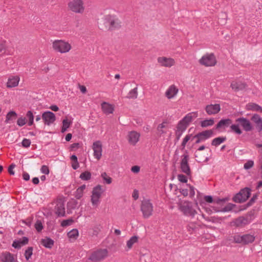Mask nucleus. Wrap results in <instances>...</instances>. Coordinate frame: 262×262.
Listing matches in <instances>:
<instances>
[{
	"instance_id": "nucleus-1",
	"label": "nucleus",
	"mask_w": 262,
	"mask_h": 262,
	"mask_svg": "<svg viewBox=\"0 0 262 262\" xmlns=\"http://www.w3.org/2000/svg\"><path fill=\"white\" fill-rule=\"evenodd\" d=\"M235 122L237 123V124H234L230 126V132L237 135H241L242 134V130L240 128L239 126L247 132H250L254 129V126L252 125L250 121L246 118H238L235 120Z\"/></svg>"
},
{
	"instance_id": "nucleus-2",
	"label": "nucleus",
	"mask_w": 262,
	"mask_h": 262,
	"mask_svg": "<svg viewBox=\"0 0 262 262\" xmlns=\"http://www.w3.org/2000/svg\"><path fill=\"white\" fill-rule=\"evenodd\" d=\"M99 27L101 30L119 29L121 27V21L113 16L107 15L99 23Z\"/></svg>"
},
{
	"instance_id": "nucleus-3",
	"label": "nucleus",
	"mask_w": 262,
	"mask_h": 262,
	"mask_svg": "<svg viewBox=\"0 0 262 262\" xmlns=\"http://www.w3.org/2000/svg\"><path fill=\"white\" fill-rule=\"evenodd\" d=\"M198 116L197 112L189 113L187 114L181 120H180L177 126V130L179 132H184L189 123L192 121L193 118H196Z\"/></svg>"
},
{
	"instance_id": "nucleus-4",
	"label": "nucleus",
	"mask_w": 262,
	"mask_h": 262,
	"mask_svg": "<svg viewBox=\"0 0 262 262\" xmlns=\"http://www.w3.org/2000/svg\"><path fill=\"white\" fill-rule=\"evenodd\" d=\"M68 8L71 11L80 14H82L85 9L82 0H69Z\"/></svg>"
},
{
	"instance_id": "nucleus-5",
	"label": "nucleus",
	"mask_w": 262,
	"mask_h": 262,
	"mask_svg": "<svg viewBox=\"0 0 262 262\" xmlns=\"http://www.w3.org/2000/svg\"><path fill=\"white\" fill-rule=\"evenodd\" d=\"M250 194L251 189L248 187L244 188L234 195L233 201L238 203L244 202L250 197Z\"/></svg>"
},
{
	"instance_id": "nucleus-6",
	"label": "nucleus",
	"mask_w": 262,
	"mask_h": 262,
	"mask_svg": "<svg viewBox=\"0 0 262 262\" xmlns=\"http://www.w3.org/2000/svg\"><path fill=\"white\" fill-rule=\"evenodd\" d=\"M53 48L55 50L63 53L69 52L71 49V46L67 42L61 40H57L53 42Z\"/></svg>"
},
{
	"instance_id": "nucleus-7",
	"label": "nucleus",
	"mask_w": 262,
	"mask_h": 262,
	"mask_svg": "<svg viewBox=\"0 0 262 262\" xmlns=\"http://www.w3.org/2000/svg\"><path fill=\"white\" fill-rule=\"evenodd\" d=\"M141 210L143 217L148 218L151 215L153 211V206L149 200H144L142 202Z\"/></svg>"
},
{
	"instance_id": "nucleus-8",
	"label": "nucleus",
	"mask_w": 262,
	"mask_h": 262,
	"mask_svg": "<svg viewBox=\"0 0 262 262\" xmlns=\"http://www.w3.org/2000/svg\"><path fill=\"white\" fill-rule=\"evenodd\" d=\"M108 251L106 249L98 250L93 253L89 259L93 261L98 262L104 259L107 256Z\"/></svg>"
},
{
	"instance_id": "nucleus-9",
	"label": "nucleus",
	"mask_w": 262,
	"mask_h": 262,
	"mask_svg": "<svg viewBox=\"0 0 262 262\" xmlns=\"http://www.w3.org/2000/svg\"><path fill=\"white\" fill-rule=\"evenodd\" d=\"M200 64L206 67L214 66L216 63V58L213 54L203 56L199 60Z\"/></svg>"
},
{
	"instance_id": "nucleus-10",
	"label": "nucleus",
	"mask_w": 262,
	"mask_h": 262,
	"mask_svg": "<svg viewBox=\"0 0 262 262\" xmlns=\"http://www.w3.org/2000/svg\"><path fill=\"white\" fill-rule=\"evenodd\" d=\"M182 159L181 161V169L183 172L187 176L190 175L191 171L189 165L188 164L189 156L186 152L182 156Z\"/></svg>"
},
{
	"instance_id": "nucleus-11",
	"label": "nucleus",
	"mask_w": 262,
	"mask_h": 262,
	"mask_svg": "<svg viewBox=\"0 0 262 262\" xmlns=\"http://www.w3.org/2000/svg\"><path fill=\"white\" fill-rule=\"evenodd\" d=\"M179 209L185 215L191 216L193 217L196 213V211L193 209L192 206L188 203L181 204L179 206Z\"/></svg>"
},
{
	"instance_id": "nucleus-12",
	"label": "nucleus",
	"mask_w": 262,
	"mask_h": 262,
	"mask_svg": "<svg viewBox=\"0 0 262 262\" xmlns=\"http://www.w3.org/2000/svg\"><path fill=\"white\" fill-rule=\"evenodd\" d=\"M42 119L45 124L50 125L55 121L56 117L55 114L52 112L47 111L42 114Z\"/></svg>"
},
{
	"instance_id": "nucleus-13",
	"label": "nucleus",
	"mask_w": 262,
	"mask_h": 262,
	"mask_svg": "<svg viewBox=\"0 0 262 262\" xmlns=\"http://www.w3.org/2000/svg\"><path fill=\"white\" fill-rule=\"evenodd\" d=\"M232 121L229 118L222 119L215 125L214 129L217 130H225L226 128L232 125Z\"/></svg>"
},
{
	"instance_id": "nucleus-14",
	"label": "nucleus",
	"mask_w": 262,
	"mask_h": 262,
	"mask_svg": "<svg viewBox=\"0 0 262 262\" xmlns=\"http://www.w3.org/2000/svg\"><path fill=\"white\" fill-rule=\"evenodd\" d=\"M93 149L94 150V156L97 160H99L102 156V144L100 141H97L93 144Z\"/></svg>"
},
{
	"instance_id": "nucleus-15",
	"label": "nucleus",
	"mask_w": 262,
	"mask_h": 262,
	"mask_svg": "<svg viewBox=\"0 0 262 262\" xmlns=\"http://www.w3.org/2000/svg\"><path fill=\"white\" fill-rule=\"evenodd\" d=\"M251 121L254 124L255 128L258 132L262 131V118L257 114H254L251 118Z\"/></svg>"
},
{
	"instance_id": "nucleus-16",
	"label": "nucleus",
	"mask_w": 262,
	"mask_h": 262,
	"mask_svg": "<svg viewBox=\"0 0 262 262\" xmlns=\"http://www.w3.org/2000/svg\"><path fill=\"white\" fill-rule=\"evenodd\" d=\"M213 135V131L212 129L206 130L199 133L195 135V137H199L202 142L210 138Z\"/></svg>"
},
{
	"instance_id": "nucleus-17",
	"label": "nucleus",
	"mask_w": 262,
	"mask_h": 262,
	"mask_svg": "<svg viewBox=\"0 0 262 262\" xmlns=\"http://www.w3.org/2000/svg\"><path fill=\"white\" fill-rule=\"evenodd\" d=\"M221 110L219 104L207 105L205 107V111L209 115L216 114L218 113Z\"/></svg>"
},
{
	"instance_id": "nucleus-18",
	"label": "nucleus",
	"mask_w": 262,
	"mask_h": 262,
	"mask_svg": "<svg viewBox=\"0 0 262 262\" xmlns=\"http://www.w3.org/2000/svg\"><path fill=\"white\" fill-rule=\"evenodd\" d=\"M55 213L58 216H65V208L63 202L60 200L57 202L55 207Z\"/></svg>"
},
{
	"instance_id": "nucleus-19",
	"label": "nucleus",
	"mask_w": 262,
	"mask_h": 262,
	"mask_svg": "<svg viewBox=\"0 0 262 262\" xmlns=\"http://www.w3.org/2000/svg\"><path fill=\"white\" fill-rule=\"evenodd\" d=\"M230 86L234 91L237 92L245 89L247 84L246 83L241 81H232Z\"/></svg>"
},
{
	"instance_id": "nucleus-20",
	"label": "nucleus",
	"mask_w": 262,
	"mask_h": 262,
	"mask_svg": "<svg viewBox=\"0 0 262 262\" xmlns=\"http://www.w3.org/2000/svg\"><path fill=\"white\" fill-rule=\"evenodd\" d=\"M0 258L3 262H17V259L14 258L13 255L9 252L2 253Z\"/></svg>"
},
{
	"instance_id": "nucleus-21",
	"label": "nucleus",
	"mask_w": 262,
	"mask_h": 262,
	"mask_svg": "<svg viewBox=\"0 0 262 262\" xmlns=\"http://www.w3.org/2000/svg\"><path fill=\"white\" fill-rule=\"evenodd\" d=\"M158 61L162 66L166 67H170L174 64V60L172 59L164 57L158 58Z\"/></svg>"
},
{
	"instance_id": "nucleus-22",
	"label": "nucleus",
	"mask_w": 262,
	"mask_h": 262,
	"mask_svg": "<svg viewBox=\"0 0 262 262\" xmlns=\"http://www.w3.org/2000/svg\"><path fill=\"white\" fill-rule=\"evenodd\" d=\"M178 89L175 85H172L169 86L165 93V96L168 99H171L174 97L177 94Z\"/></svg>"
},
{
	"instance_id": "nucleus-23",
	"label": "nucleus",
	"mask_w": 262,
	"mask_h": 262,
	"mask_svg": "<svg viewBox=\"0 0 262 262\" xmlns=\"http://www.w3.org/2000/svg\"><path fill=\"white\" fill-rule=\"evenodd\" d=\"M128 137L129 142L133 145H135L139 141L140 135L136 132L132 131L129 133Z\"/></svg>"
},
{
	"instance_id": "nucleus-24",
	"label": "nucleus",
	"mask_w": 262,
	"mask_h": 262,
	"mask_svg": "<svg viewBox=\"0 0 262 262\" xmlns=\"http://www.w3.org/2000/svg\"><path fill=\"white\" fill-rule=\"evenodd\" d=\"M101 107L103 112L106 114H112L114 110V107L112 105L105 102H103L101 104Z\"/></svg>"
},
{
	"instance_id": "nucleus-25",
	"label": "nucleus",
	"mask_w": 262,
	"mask_h": 262,
	"mask_svg": "<svg viewBox=\"0 0 262 262\" xmlns=\"http://www.w3.org/2000/svg\"><path fill=\"white\" fill-rule=\"evenodd\" d=\"M40 243L45 247L51 249L53 246L54 242L50 237H46V238L41 239Z\"/></svg>"
},
{
	"instance_id": "nucleus-26",
	"label": "nucleus",
	"mask_w": 262,
	"mask_h": 262,
	"mask_svg": "<svg viewBox=\"0 0 262 262\" xmlns=\"http://www.w3.org/2000/svg\"><path fill=\"white\" fill-rule=\"evenodd\" d=\"M246 109L249 111L262 113V107L255 103H249L246 105Z\"/></svg>"
},
{
	"instance_id": "nucleus-27",
	"label": "nucleus",
	"mask_w": 262,
	"mask_h": 262,
	"mask_svg": "<svg viewBox=\"0 0 262 262\" xmlns=\"http://www.w3.org/2000/svg\"><path fill=\"white\" fill-rule=\"evenodd\" d=\"M195 157L196 158V161L199 163L207 162L209 160V157L205 156L204 154L200 152H195Z\"/></svg>"
},
{
	"instance_id": "nucleus-28",
	"label": "nucleus",
	"mask_w": 262,
	"mask_h": 262,
	"mask_svg": "<svg viewBox=\"0 0 262 262\" xmlns=\"http://www.w3.org/2000/svg\"><path fill=\"white\" fill-rule=\"evenodd\" d=\"M255 239V236L252 234H246L243 235V244H248L252 243Z\"/></svg>"
},
{
	"instance_id": "nucleus-29",
	"label": "nucleus",
	"mask_w": 262,
	"mask_h": 262,
	"mask_svg": "<svg viewBox=\"0 0 262 262\" xmlns=\"http://www.w3.org/2000/svg\"><path fill=\"white\" fill-rule=\"evenodd\" d=\"M19 78L18 77H14L12 78H9L7 83V86L8 88H13L17 86L18 84Z\"/></svg>"
},
{
	"instance_id": "nucleus-30",
	"label": "nucleus",
	"mask_w": 262,
	"mask_h": 262,
	"mask_svg": "<svg viewBox=\"0 0 262 262\" xmlns=\"http://www.w3.org/2000/svg\"><path fill=\"white\" fill-rule=\"evenodd\" d=\"M17 114L14 111H10L8 112L6 115L5 123H8L10 122V121L15 120L17 117Z\"/></svg>"
},
{
	"instance_id": "nucleus-31",
	"label": "nucleus",
	"mask_w": 262,
	"mask_h": 262,
	"mask_svg": "<svg viewBox=\"0 0 262 262\" xmlns=\"http://www.w3.org/2000/svg\"><path fill=\"white\" fill-rule=\"evenodd\" d=\"M138 95L137 86L131 90L128 93L126 98L128 99H135L137 98Z\"/></svg>"
},
{
	"instance_id": "nucleus-32",
	"label": "nucleus",
	"mask_w": 262,
	"mask_h": 262,
	"mask_svg": "<svg viewBox=\"0 0 262 262\" xmlns=\"http://www.w3.org/2000/svg\"><path fill=\"white\" fill-rule=\"evenodd\" d=\"M234 223L237 227L243 226L248 223V220L243 216H241L235 220Z\"/></svg>"
},
{
	"instance_id": "nucleus-33",
	"label": "nucleus",
	"mask_w": 262,
	"mask_h": 262,
	"mask_svg": "<svg viewBox=\"0 0 262 262\" xmlns=\"http://www.w3.org/2000/svg\"><path fill=\"white\" fill-rule=\"evenodd\" d=\"M226 138L225 137H219L214 138L211 142V145L214 146H217L221 143L226 141Z\"/></svg>"
},
{
	"instance_id": "nucleus-34",
	"label": "nucleus",
	"mask_w": 262,
	"mask_h": 262,
	"mask_svg": "<svg viewBox=\"0 0 262 262\" xmlns=\"http://www.w3.org/2000/svg\"><path fill=\"white\" fill-rule=\"evenodd\" d=\"M214 123V120L213 118L205 119L200 122L201 126L202 127H207L212 126Z\"/></svg>"
},
{
	"instance_id": "nucleus-35",
	"label": "nucleus",
	"mask_w": 262,
	"mask_h": 262,
	"mask_svg": "<svg viewBox=\"0 0 262 262\" xmlns=\"http://www.w3.org/2000/svg\"><path fill=\"white\" fill-rule=\"evenodd\" d=\"M103 192L102 187L101 185H98L95 187L92 191V195H96L97 196H100Z\"/></svg>"
},
{
	"instance_id": "nucleus-36",
	"label": "nucleus",
	"mask_w": 262,
	"mask_h": 262,
	"mask_svg": "<svg viewBox=\"0 0 262 262\" xmlns=\"http://www.w3.org/2000/svg\"><path fill=\"white\" fill-rule=\"evenodd\" d=\"M138 237L133 236L127 242V247L128 249L132 248L133 245L138 242Z\"/></svg>"
},
{
	"instance_id": "nucleus-37",
	"label": "nucleus",
	"mask_w": 262,
	"mask_h": 262,
	"mask_svg": "<svg viewBox=\"0 0 262 262\" xmlns=\"http://www.w3.org/2000/svg\"><path fill=\"white\" fill-rule=\"evenodd\" d=\"M71 122L69 121L68 119H65L62 121V126L61 127V133L65 132L67 129L70 127Z\"/></svg>"
},
{
	"instance_id": "nucleus-38",
	"label": "nucleus",
	"mask_w": 262,
	"mask_h": 262,
	"mask_svg": "<svg viewBox=\"0 0 262 262\" xmlns=\"http://www.w3.org/2000/svg\"><path fill=\"white\" fill-rule=\"evenodd\" d=\"M68 236L70 238L76 239L78 236V231L77 229H73L68 233Z\"/></svg>"
},
{
	"instance_id": "nucleus-39",
	"label": "nucleus",
	"mask_w": 262,
	"mask_h": 262,
	"mask_svg": "<svg viewBox=\"0 0 262 262\" xmlns=\"http://www.w3.org/2000/svg\"><path fill=\"white\" fill-rule=\"evenodd\" d=\"M26 117L28 119V125L31 126L34 123V115L32 111H29L26 114Z\"/></svg>"
},
{
	"instance_id": "nucleus-40",
	"label": "nucleus",
	"mask_w": 262,
	"mask_h": 262,
	"mask_svg": "<svg viewBox=\"0 0 262 262\" xmlns=\"http://www.w3.org/2000/svg\"><path fill=\"white\" fill-rule=\"evenodd\" d=\"M78 205V202L75 200H72L69 202L67 204L68 210L74 209L77 208Z\"/></svg>"
},
{
	"instance_id": "nucleus-41",
	"label": "nucleus",
	"mask_w": 262,
	"mask_h": 262,
	"mask_svg": "<svg viewBox=\"0 0 262 262\" xmlns=\"http://www.w3.org/2000/svg\"><path fill=\"white\" fill-rule=\"evenodd\" d=\"M79 178L82 180H89L91 178V173L90 172L86 171L84 172L81 173L80 175Z\"/></svg>"
},
{
	"instance_id": "nucleus-42",
	"label": "nucleus",
	"mask_w": 262,
	"mask_h": 262,
	"mask_svg": "<svg viewBox=\"0 0 262 262\" xmlns=\"http://www.w3.org/2000/svg\"><path fill=\"white\" fill-rule=\"evenodd\" d=\"M33 254V247H29L25 251V256L26 260H28Z\"/></svg>"
},
{
	"instance_id": "nucleus-43",
	"label": "nucleus",
	"mask_w": 262,
	"mask_h": 262,
	"mask_svg": "<svg viewBox=\"0 0 262 262\" xmlns=\"http://www.w3.org/2000/svg\"><path fill=\"white\" fill-rule=\"evenodd\" d=\"M101 177L103 179V181L105 182V183L107 184H110L112 182V179L108 177L106 173L104 172L101 173Z\"/></svg>"
},
{
	"instance_id": "nucleus-44",
	"label": "nucleus",
	"mask_w": 262,
	"mask_h": 262,
	"mask_svg": "<svg viewBox=\"0 0 262 262\" xmlns=\"http://www.w3.org/2000/svg\"><path fill=\"white\" fill-rule=\"evenodd\" d=\"M235 206V205L231 203H229L227 204L225 207L223 208L220 211L221 212H228L231 211L234 207Z\"/></svg>"
},
{
	"instance_id": "nucleus-45",
	"label": "nucleus",
	"mask_w": 262,
	"mask_h": 262,
	"mask_svg": "<svg viewBox=\"0 0 262 262\" xmlns=\"http://www.w3.org/2000/svg\"><path fill=\"white\" fill-rule=\"evenodd\" d=\"M100 196L92 195L91 196V202L93 206H97L99 202V199Z\"/></svg>"
},
{
	"instance_id": "nucleus-46",
	"label": "nucleus",
	"mask_w": 262,
	"mask_h": 262,
	"mask_svg": "<svg viewBox=\"0 0 262 262\" xmlns=\"http://www.w3.org/2000/svg\"><path fill=\"white\" fill-rule=\"evenodd\" d=\"M35 228L37 232H40L43 229L42 224L40 220H37L35 224Z\"/></svg>"
},
{
	"instance_id": "nucleus-47",
	"label": "nucleus",
	"mask_w": 262,
	"mask_h": 262,
	"mask_svg": "<svg viewBox=\"0 0 262 262\" xmlns=\"http://www.w3.org/2000/svg\"><path fill=\"white\" fill-rule=\"evenodd\" d=\"M165 123V122H163L162 123L160 124L157 127L158 133L160 135L165 133V132L163 129L164 128L166 127Z\"/></svg>"
},
{
	"instance_id": "nucleus-48",
	"label": "nucleus",
	"mask_w": 262,
	"mask_h": 262,
	"mask_svg": "<svg viewBox=\"0 0 262 262\" xmlns=\"http://www.w3.org/2000/svg\"><path fill=\"white\" fill-rule=\"evenodd\" d=\"M234 242L236 243L243 244V235H236L233 237Z\"/></svg>"
},
{
	"instance_id": "nucleus-49",
	"label": "nucleus",
	"mask_w": 262,
	"mask_h": 262,
	"mask_svg": "<svg viewBox=\"0 0 262 262\" xmlns=\"http://www.w3.org/2000/svg\"><path fill=\"white\" fill-rule=\"evenodd\" d=\"M191 137H192L191 134L187 135L185 136V137L183 139V140L182 143V146H183V148H184L186 146V144L187 142L190 140Z\"/></svg>"
},
{
	"instance_id": "nucleus-50",
	"label": "nucleus",
	"mask_w": 262,
	"mask_h": 262,
	"mask_svg": "<svg viewBox=\"0 0 262 262\" xmlns=\"http://www.w3.org/2000/svg\"><path fill=\"white\" fill-rule=\"evenodd\" d=\"M26 118L25 117H20L17 121V124L19 126H22L26 124Z\"/></svg>"
},
{
	"instance_id": "nucleus-51",
	"label": "nucleus",
	"mask_w": 262,
	"mask_h": 262,
	"mask_svg": "<svg viewBox=\"0 0 262 262\" xmlns=\"http://www.w3.org/2000/svg\"><path fill=\"white\" fill-rule=\"evenodd\" d=\"M253 165L254 162L252 160H249L246 163H245L244 167L246 169H249L253 167Z\"/></svg>"
},
{
	"instance_id": "nucleus-52",
	"label": "nucleus",
	"mask_w": 262,
	"mask_h": 262,
	"mask_svg": "<svg viewBox=\"0 0 262 262\" xmlns=\"http://www.w3.org/2000/svg\"><path fill=\"white\" fill-rule=\"evenodd\" d=\"M73 222V220L72 219H68L63 220L61 224V226L66 227L70 225Z\"/></svg>"
},
{
	"instance_id": "nucleus-53",
	"label": "nucleus",
	"mask_w": 262,
	"mask_h": 262,
	"mask_svg": "<svg viewBox=\"0 0 262 262\" xmlns=\"http://www.w3.org/2000/svg\"><path fill=\"white\" fill-rule=\"evenodd\" d=\"M21 144L23 147L27 148L30 146L31 141L29 139L25 138L23 139Z\"/></svg>"
},
{
	"instance_id": "nucleus-54",
	"label": "nucleus",
	"mask_w": 262,
	"mask_h": 262,
	"mask_svg": "<svg viewBox=\"0 0 262 262\" xmlns=\"http://www.w3.org/2000/svg\"><path fill=\"white\" fill-rule=\"evenodd\" d=\"M83 191L80 190V189L77 188L76 190L75 193V196L77 199H80L83 195Z\"/></svg>"
},
{
	"instance_id": "nucleus-55",
	"label": "nucleus",
	"mask_w": 262,
	"mask_h": 262,
	"mask_svg": "<svg viewBox=\"0 0 262 262\" xmlns=\"http://www.w3.org/2000/svg\"><path fill=\"white\" fill-rule=\"evenodd\" d=\"M229 199L227 198H223L222 199L217 198L216 199L214 200V202L216 203L217 204L221 205L225 203V202L227 201Z\"/></svg>"
},
{
	"instance_id": "nucleus-56",
	"label": "nucleus",
	"mask_w": 262,
	"mask_h": 262,
	"mask_svg": "<svg viewBox=\"0 0 262 262\" xmlns=\"http://www.w3.org/2000/svg\"><path fill=\"white\" fill-rule=\"evenodd\" d=\"M178 179L179 181L182 183H186L187 182V177L185 175L182 174H178Z\"/></svg>"
},
{
	"instance_id": "nucleus-57",
	"label": "nucleus",
	"mask_w": 262,
	"mask_h": 262,
	"mask_svg": "<svg viewBox=\"0 0 262 262\" xmlns=\"http://www.w3.org/2000/svg\"><path fill=\"white\" fill-rule=\"evenodd\" d=\"M40 171L42 173L45 174H48L50 172L49 167L46 165H43L41 166Z\"/></svg>"
},
{
	"instance_id": "nucleus-58",
	"label": "nucleus",
	"mask_w": 262,
	"mask_h": 262,
	"mask_svg": "<svg viewBox=\"0 0 262 262\" xmlns=\"http://www.w3.org/2000/svg\"><path fill=\"white\" fill-rule=\"evenodd\" d=\"M257 194L254 195L247 204L248 207L251 206L257 199Z\"/></svg>"
},
{
	"instance_id": "nucleus-59",
	"label": "nucleus",
	"mask_w": 262,
	"mask_h": 262,
	"mask_svg": "<svg viewBox=\"0 0 262 262\" xmlns=\"http://www.w3.org/2000/svg\"><path fill=\"white\" fill-rule=\"evenodd\" d=\"M21 246L19 241H15L13 242L12 247L15 249H20Z\"/></svg>"
},
{
	"instance_id": "nucleus-60",
	"label": "nucleus",
	"mask_w": 262,
	"mask_h": 262,
	"mask_svg": "<svg viewBox=\"0 0 262 262\" xmlns=\"http://www.w3.org/2000/svg\"><path fill=\"white\" fill-rule=\"evenodd\" d=\"M15 164H14V163H12L11 164L9 168H8V172L11 174V175H14V171H13V169L15 168Z\"/></svg>"
},
{
	"instance_id": "nucleus-61",
	"label": "nucleus",
	"mask_w": 262,
	"mask_h": 262,
	"mask_svg": "<svg viewBox=\"0 0 262 262\" xmlns=\"http://www.w3.org/2000/svg\"><path fill=\"white\" fill-rule=\"evenodd\" d=\"M204 200L207 203H211L214 202V200L211 195H206L204 196Z\"/></svg>"
},
{
	"instance_id": "nucleus-62",
	"label": "nucleus",
	"mask_w": 262,
	"mask_h": 262,
	"mask_svg": "<svg viewBox=\"0 0 262 262\" xmlns=\"http://www.w3.org/2000/svg\"><path fill=\"white\" fill-rule=\"evenodd\" d=\"M19 241H20V243H21V245L23 246L28 243L29 239L28 237L24 236L23 237L21 240L20 239Z\"/></svg>"
},
{
	"instance_id": "nucleus-63",
	"label": "nucleus",
	"mask_w": 262,
	"mask_h": 262,
	"mask_svg": "<svg viewBox=\"0 0 262 262\" xmlns=\"http://www.w3.org/2000/svg\"><path fill=\"white\" fill-rule=\"evenodd\" d=\"M140 168L139 166H134L132 167L131 170L134 173H138L139 172Z\"/></svg>"
},
{
	"instance_id": "nucleus-64",
	"label": "nucleus",
	"mask_w": 262,
	"mask_h": 262,
	"mask_svg": "<svg viewBox=\"0 0 262 262\" xmlns=\"http://www.w3.org/2000/svg\"><path fill=\"white\" fill-rule=\"evenodd\" d=\"M23 179L24 180H25V181H28L30 179V176L26 172H23Z\"/></svg>"
}]
</instances>
